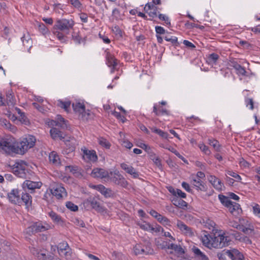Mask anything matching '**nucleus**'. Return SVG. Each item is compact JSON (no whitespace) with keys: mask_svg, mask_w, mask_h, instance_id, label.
<instances>
[{"mask_svg":"<svg viewBox=\"0 0 260 260\" xmlns=\"http://www.w3.org/2000/svg\"><path fill=\"white\" fill-rule=\"evenodd\" d=\"M50 135L54 140H62L64 138V134L56 127L52 128L50 131Z\"/></svg>","mask_w":260,"mask_h":260,"instance_id":"21","label":"nucleus"},{"mask_svg":"<svg viewBox=\"0 0 260 260\" xmlns=\"http://www.w3.org/2000/svg\"><path fill=\"white\" fill-rule=\"evenodd\" d=\"M87 206H90L92 208L95 210H99L100 208V203L98 200L94 198H88L84 203Z\"/></svg>","mask_w":260,"mask_h":260,"instance_id":"30","label":"nucleus"},{"mask_svg":"<svg viewBox=\"0 0 260 260\" xmlns=\"http://www.w3.org/2000/svg\"><path fill=\"white\" fill-rule=\"evenodd\" d=\"M120 166L126 173L133 176L134 178H137L139 176L138 173L132 166H129L125 163L121 164Z\"/></svg>","mask_w":260,"mask_h":260,"instance_id":"23","label":"nucleus"},{"mask_svg":"<svg viewBox=\"0 0 260 260\" xmlns=\"http://www.w3.org/2000/svg\"><path fill=\"white\" fill-rule=\"evenodd\" d=\"M111 180L115 184L120 185L123 187H126L128 184L127 182L122 175L116 173L114 174V176L112 177Z\"/></svg>","mask_w":260,"mask_h":260,"instance_id":"15","label":"nucleus"},{"mask_svg":"<svg viewBox=\"0 0 260 260\" xmlns=\"http://www.w3.org/2000/svg\"><path fill=\"white\" fill-rule=\"evenodd\" d=\"M155 29L157 35H162L166 33L165 29L161 26H156Z\"/></svg>","mask_w":260,"mask_h":260,"instance_id":"63","label":"nucleus"},{"mask_svg":"<svg viewBox=\"0 0 260 260\" xmlns=\"http://www.w3.org/2000/svg\"><path fill=\"white\" fill-rule=\"evenodd\" d=\"M13 173L18 177L25 178L26 176L27 163L23 160L16 161L13 165L10 166Z\"/></svg>","mask_w":260,"mask_h":260,"instance_id":"3","label":"nucleus"},{"mask_svg":"<svg viewBox=\"0 0 260 260\" xmlns=\"http://www.w3.org/2000/svg\"><path fill=\"white\" fill-rule=\"evenodd\" d=\"M153 112L156 116H161L164 115H169V111L166 109L163 108L159 104H155L153 108Z\"/></svg>","mask_w":260,"mask_h":260,"instance_id":"19","label":"nucleus"},{"mask_svg":"<svg viewBox=\"0 0 260 260\" xmlns=\"http://www.w3.org/2000/svg\"><path fill=\"white\" fill-rule=\"evenodd\" d=\"M72 39L76 43L78 44L85 41L84 39H83L78 34L74 33L72 35Z\"/></svg>","mask_w":260,"mask_h":260,"instance_id":"44","label":"nucleus"},{"mask_svg":"<svg viewBox=\"0 0 260 260\" xmlns=\"http://www.w3.org/2000/svg\"><path fill=\"white\" fill-rule=\"evenodd\" d=\"M196 260H209V257L197 247L193 246L191 248Z\"/></svg>","mask_w":260,"mask_h":260,"instance_id":"12","label":"nucleus"},{"mask_svg":"<svg viewBox=\"0 0 260 260\" xmlns=\"http://www.w3.org/2000/svg\"><path fill=\"white\" fill-rule=\"evenodd\" d=\"M7 101L8 106H14L15 104V100L12 90H9L6 93Z\"/></svg>","mask_w":260,"mask_h":260,"instance_id":"34","label":"nucleus"},{"mask_svg":"<svg viewBox=\"0 0 260 260\" xmlns=\"http://www.w3.org/2000/svg\"><path fill=\"white\" fill-rule=\"evenodd\" d=\"M98 142L99 145L101 146H110L109 142L107 141L106 139L103 138H101L98 139Z\"/></svg>","mask_w":260,"mask_h":260,"instance_id":"57","label":"nucleus"},{"mask_svg":"<svg viewBox=\"0 0 260 260\" xmlns=\"http://www.w3.org/2000/svg\"><path fill=\"white\" fill-rule=\"evenodd\" d=\"M39 31L43 35L47 34L48 32V29L43 23H40L38 25Z\"/></svg>","mask_w":260,"mask_h":260,"instance_id":"50","label":"nucleus"},{"mask_svg":"<svg viewBox=\"0 0 260 260\" xmlns=\"http://www.w3.org/2000/svg\"><path fill=\"white\" fill-rule=\"evenodd\" d=\"M173 204L179 208H184L187 206V203L181 199L174 198L173 199Z\"/></svg>","mask_w":260,"mask_h":260,"instance_id":"37","label":"nucleus"},{"mask_svg":"<svg viewBox=\"0 0 260 260\" xmlns=\"http://www.w3.org/2000/svg\"><path fill=\"white\" fill-rule=\"evenodd\" d=\"M49 158L50 162L53 164L58 165L60 164L59 156L54 151H52L50 153Z\"/></svg>","mask_w":260,"mask_h":260,"instance_id":"36","label":"nucleus"},{"mask_svg":"<svg viewBox=\"0 0 260 260\" xmlns=\"http://www.w3.org/2000/svg\"><path fill=\"white\" fill-rule=\"evenodd\" d=\"M42 185L41 182H33L30 180H25L23 185L24 187L26 186L27 188L31 190L30 193H32L33 190L37 188H40Z\"/></svg>","mask_w":260,"mask_h":260,"instance_id":"16","label":"nucleus"},{"mask_svg":"<svg viewBox=\"0 0 260 260\" xmlns=\"http://www.w3.org/2000/svg\"><path fill=\"white\" fill-rule=\"evenodd\" d=\"M236 70L237 71V74L241 75L243 76H244L246 75V71L245 68L244 67H242L240 64L238 67V68L237 69H236Z\"/></svg>","mask_w":260,"mask_h":260,"instance_id":"60","label":"nucleus"},{"mask_svg":"<svg viewBox=\"0 0 260 260\" xmlns=\"http://www.w3.org/2000/svg\"><path fill=\"white\" fill-rule=\"evenodd\" d=\"M51 229V226L46 223L36 222L26 229V233L29 235L36 233L44 232Z\"/></svg>","mask_w":260,"mask_h":260,"instance_id":"5","label":"nucleus"},{"mask_svg":"<svg viewBox=\"0 0 260 260\" xmlns=\"http://www.w3.org/2000/svg\"><path fill=\"white\" fill-rule=\"evenodd\" d=\"M29 250L30 252L39 259L44 260V258H46V253L34 246L29 247Z\"/></svg>","mask_w":260,"mask_h":260,"instance_id":"24","label":"nucleus"},{"mask_svg":"<svg viewBox=\"0 0 260 260\" xmlns=\"http://www.w3.org/2000/svg\"><path fill=\"white\" fill-rule=\"evenodd\" d=\"M253 212L255 215L260 218V207L259 205L255 204L253 206Z\"/></svg>","mask_w":260,"mask_h":260,"instance_id":"59","label":"nucleus"},{"mask_svg":"<svg viewBox=\"0 0 260 260\" xmlns=\"http://www.w3.org/2000/svg\"><path fill=\"white\" fill-rule=\"evenodd\" d=\"M90 114V111L89 110L86 111L85 108L84 109V112H82V114L79 115V117L83 120H86L89 118Z\"/></svg>","mask_w":260,"mask_h":260,"instance_id":"45","label":"nucleus"},{"mask_svg":"<svg viewBox=\"0 0 260 260\" xmlns=\"http://www.w3.org/2000/svg\"><path fill=\"white\" fill-rule=\"evenodd\" d=\"M57 105L68 112L71 105V102L69 100L63 101L59 100L57 101Z\"/></svg>","mask_w":260,"mask_h":260,"instance_id":"35","label":"nucleus"},{"mask_svg":"<svg viewBox=\"0 0 260 260\" xmlns=\"http://www.w3.org/2000/svg\"><path fill=\"white\" fill-rule=\"evenodd\" d=\"M208 142V144L210 146H220L219 142L213 138L209 139Z\"/></svg>","mask_w":260,"mask_h":260,"instance_id":"61","label":"nucleus"},{"mask_svg":"<svg viewBox=\"0 0 260 260\" xmlns=\"http://www.w3.org/2000/svg\"><path fill=\"white\" fill-rule=\"evenodd\" d=\"M66 170H69L72 173L75 177L77 178H81L82 175L81 172V169L76 166H68L66 167Z\"/></svg>","mask_w":260,"mask_h":260,"instance_id":"26","label":"nucleus"},{"mask_svg":"<svg viewBox=\"0 0 260 260\" xmlns=\"http://www.w3.org/2000/svg\"><path fill=\"white\" fill-rule=\"evenodd\" d=\"M21 201V205L24 203L25 205L28 207L31 206L32 202V198L28 193L22 192L21 193V197L20 198Z\"/></svg>","mask_w":260,"mask_h":260,"instance_id":"22","label":"nucleus"},{"mask_svg":"<svg viewBox=\"0 0 260 260\" xmlns=\"http://www.w3.org/2000/svg\"><path fill=\"white\" fill-rule=\"evenodd\" d=\"M48 214L54 223L59 225L63 224L64 221L60 215L53 211L50 212Z\"/></svg>","mask_w":260,"mask_h":260,"instance_id":"31","label":"nucleus"},{"mask_svg":"<svg viewBox=\"0 0 260 260\" xmlns=\"http://www.w3.org/2000/svg\"><path fill=\"white\" fill-rule=\"evenodd\" d=\"M82 150L83 151V157L84 159H87L92 161H95L97 160L98 157L95 151L87 150L86 147H84V149H82Z\"/></svg>","mask_w":260,"mask_h":260,"instance_id":"14","label":"nucleus"},{"mask_svg":"<svg viewBox=\"0 0 260 260\" xmlns=\"http://www.w3.org/2000/svg\"><path fill=\"white\" fill-rule=\"evenodd\" d=\"M52 195L54 196L58 199L62 198L67 196V192L64 187L61 186H57L51 189Z\"/></svg>","mask_w":260,"mask_h":260,"instance_id":"9","label":"nucleus"},{"mask_svg":"<svg viewBox=\"0 0 260 260\" xmlns=\"http://www.w3.org/2000/svg\"><path fill=\"white\" fill-rule=\"evenodd\" d=\"M142 254L152 255L154 253V250L151 247V244L149 242H145L142 245Z\"/></svg>","mask_w":260,"mask_h":260,"instance_id":"28","label":"nucleus"},{"mask_svg":"<svg viewBox=\"0 0 260 260\" xmlns=\"http://www.w3.org/2000/svg\"><path fill=\"white\" fill-rule=\"evenodd\" d=\"M57 248L59 251L63 253L66 256L71 255L70 249L68 244L66 242L59 243Z\"/></svg>","mask_w":260,"mask_h":260,"instance_id":"27","label":"nucleus"},{"mask_svg":"<svg viewBox=\"0 0 260 260\" xmlns=\"http://www.w3.org/2000/svg\"><path fill=\"white\" fill-rule=\"evenodd\" d=\"M66 206L72 211H76L78 210V207L71 202H68L66 204Z\"/></svg>","mask_w":260,"mask_h":260,"instance_id":"49","label":"nucleus"},{"mask_svg":"<svg viewBox=\"0 0 260 260\" xmlns=\"http://www.w3.org/2000/svg\"><path fill=\"white\" fill-rule=\"evenodd\" d=\"M27 151L28 147H0V154L12 157L23 155Z\"/></svg>","mask_w":260,"mask_h":260,"instance_id":"4","label":"nucleus"},{"mask_svg":"<svg viewBox=\"0 0 260 260\" xmlns=\"http://www.w3.org/2000/svg\"><path fill=\"white\" fill-rule=\"evenodd\" d=\"M159 222L164 224H168L170 222L169 220L166 217L162 216L160 215V217H158L157 219Z\"/></svg>","mask_w":260,"mask_h":260,"instance_id":"64","label":"nucleus"},{"mask_svg":"<svg viewBox=\"0 0 260 260\" xmlns=\"http://www.w3.org/2000/svg\"><path fill=\"white\" fill-rule=\"evenodd\" d=\"M23 46L26 47L29 50L32 46V40L28 38L27 40L25 39V37L21 38Z\"/></svg>","mask_w":260,"mask_h":260,"instance_id":"47","label":"nucleus"},{"mask_svg":"<svg viewBox=\"0 0 260 260\" xmlns=\"http://www.w3.org/2000/svg\"><path fill=\"white\" fill-rule=\"evenodd\" d=\"M245 102L247 107H249V109L250 110L253 109V101L252 99L247 98L245 99Z\"/></svg>","mask_w":260,"mask_h":260,"instance_id":"54","label":"nucleus"},{"mask_svg":"<svg viewBox=\"0 0 260 260\" xmlns=\"http://www.w3.org/2000/svg\"><path fill=\"white\" fill-rule=\"evenodd\" d=\"M142 243L137 244L134 247V251L136 255L142 254Z\"/></svg>","mask_w":260,"mask_h":260,"instance_id":"48","label":"nucleus"},{"mask_svg":"<svg viewBox=\"0 0 260 260\" xmlns=\"http://www.w3.org/2000/svg\"><path fill=\"white\" fill-rule=\"evenodd\" d=\"M36 142V138L32 135L26 136L22 138L19 143L21 146H34Z\"/></svg>","mask_w":260,"mask_h":260,"instance_id":"10","label":"nucleus"},{"mask_svg":"<svg viewBox=\"0 0 260 260\" xmlns=\"http://www.w3.org/2000/svg\"><path fill=\"white\" fill-rule=\"evenodd\" d=\"M52 125L60 127L63 129L67 128V121L60 115L57 116L56 120H52L51 122Z\"/></svg>","mask_w":260,"mask_h":260,"instance_id":"20","label":"nucleus"},{"mask_svg":"<svg viewBox=\"0 0 260 260\" xmlns=\"http://www.w3.org/2000/svg\"><path fill=\"white\" fill-rule=\"evenodd\" d=\"M177 226L179 230L186 236H192L193 233L191 228L185 224L182 221L178 220Z\"/></svg>","mask_w":260,"mask_h":260,"instance_id":"11","label":"nucleus"},{"mask_svg":"<svg viewBox=\"0 0 260 260\" xmlns=\"http://www.w3.org/2000/svg\"><path fill=\"white\" fill-rule=\"evenodd\" d=\"M219 58V56L216 53H212L210 54L207 58V62L210 64H216V62Z\"/></svg>","mask_w":260,"mask_h":260,"instance_id":"40","label":"nucleus"},{"mask_svg":"<svg viewBox=\"0 0 260 260\" xmlns=\"http://www.w3.org/2000/svg\"><path fill=\"white\" fill-rule=\"evenodd\" d=\"M21 193L18 189H13L8 193L9 201L13 204L21 206Z\"/></svg>","mask_w":260,"mask_h":260,"instance_id":"6","label":"nucleus"},{"mask_svg":"<svg viewBox=\"0 0 260 260\" xmlns=\"http://www.w3.org/2000/svg\"><path fill=\"white\" fill-rule=\"evenodd\" d=\"M210 236L204 235L202 238L203 244L209 248L211 247V238H210Z\"/></svg>","mask_w":260,"mask_h":260,"instance_id":"42","label":"nucleus"},{"mask_svg":"<svg viewBox=\"0 0 260 260\" xmlns=\"http://www.w3.org/2000/svg\"><path fill=\"white\" fill-rule=\"evenodd\" d=\"M156 245L162 249L168 248V246L170 245L166 241H162L160 244H158V241H156Z\"/></svg>","mask_w":260,"mask_h":260,"instance_id":"62","label":"nucleus"},{"mask_svg":"<svg viewBox=\"0 0 260 260\" xmlns=\"http://www.w3.org/2000/svg\"><path fill=\"white\" fill-rule=\"evenodd\" d=\"M210 238H211V247L221 249L230 244L229 238L223 234L214 235L213 237L210 236Z\"/></svg>","mask_w":260,"mask_h":260,"instance_id":"1","label":"nucleus"},{"mask_svg":"<svg viewBox=\"0 0 260 260\" xmlns=\"http://www.w3.org/2000/svg\"><path fill=\"white\" fill-rule=\"evenodd\" d=\"M230 250H223L221 252H218L217 256L219 260H228L231 259Z\"/></svg>","mask_w":260,"mask_h":260,"instance_id":"32","label":"nucleus"},{"mask_svg":"<svg viewBox=\"0 0 260 260\" xmlns=\"http://www.w3.org/2000/svg\"><path fill=\"white\" fill-rule=\"evenodd\" d=\"M144 10L152 18L150 19L151 20L157 16V7L153 3H147L144 7Z\"/></svg>","mask_w":260,"mask_h":260,"instance_id":"7","label":"nucleus"},{"mask_svg":"<svg viewBox=\"0 0 260 260\" xmlns=\"http://www.w3.org/2000/svg\"><path fill=\"white\" fill-rule=\"evenodd\" d=\"M75 24L74 21L72 19H61L56 21L54 28L60 30L63 32L68 34Z\"/></svg>","mask_w":260,"mask_h":260,"instance_id":"2","label":"nucleus"},{"mask_svg":"<svg viewBox=\"0 0 260 260\" xmlns=\"http://www.w3.org/2000/svg\"><path fill=\"white\" fill-rule=\"evenodd\" d=\"M170 32H167V35L164 37L165 40L170 42L173 45L178 46L179 43L178 42V39L176 37L171 36Z\"/></svg>","mask_w":260,"mask_h":260,"instance_id":"38","label":"nucleus"},{"mask_svg":"<svg viewBox=\"0 0 260 260\" xmlns=\"http://www.w3.org/2000/svg\"><path fill=\"white\" fill-rule=\"evenodd\" d=\"M93 178H106L109 177V173L106 170L101 168L94 169L91 173Z\"/></svg>","mask_w":260,"mask_h":260,"instance_id":"13","label":"nucleus"},{"mask_svg":"<svg viewBox=\"0 0 260 260\" xmlns=\"http://www.w3.org/2000/svg\"><path fill=\"white\" fill-rule=\"evenodd\" d=\"M112 114L117 119L121 120L123 123L125 121V118L123 116H122L119 112L114 111L112 112Z\"/></svg>","mask_w":260,"mask_h":260,"instance_id":"58","label":"nucleus"},{"mask_svg":"<svg viewBox=\"0 0 260 260\" xmlns=\"http://www.w3.org/2000/svg\"><path fill=\"white\" fill-rule=\"evenodd\" d=\"M191 184L198 190L205 191L207 186L205 183L200 178L191 177Z\"/></svg>","mask_w":260,"mask_h":260,"instance_id":"8","label":"nucleus"},{"mask_svg":"<svg viewBox=\"0 0 260 260\" xmlns=\"http://www.w3.org/2000/svg\"><path fill=\"white\" fill-rule=\"evenodd\" d=\"M209 181L216 190H222V187L223 186V183L219 179H218L215 176H210L209 178Z\"/></svg>","mask_w":260,"mask_h":260,"instance_id":"18","label":"nucleus"},{"mask_svg":"<svg viewBox=\"0 0 260 260\" xmlns=\"http://www.w3.org/2000/svg\"><path fill=\"white\" fill-rule=\"evenodd\" d=\"M138 225L140 226V228L146 231L150 232L151 229V225L147 223L145 221H143L142 222H139Z\"/></svg>","mask_w":260,"mask_h":260,"instance_id":"43","label":"nucleus"},{"mask_svg":"<svg viewBox=\"0 0 260 260\" xmlns=\"http://www.w3.org/2000/svg\"><path fill=\"white\" fill-rule=\"evenodd\" d=\"M103 195L106 198H110L113 197L114 192L110 188H106Z\"/></svg>","mask_w":260,"mask_h":260,"instance_id":"53","label":"nucleus"},{"mask_svg":"<svg viewBox=\"0 0 260 260\" xmlns=\"http://www.w3.org/2000/svg\"><path fill=\"white\" fill-rule=\"evenodd\" d=\"M105 52L106 53V57L107 65L109 67H112L113 68H115L118 64V60L108 50H106Z\"/></svg>","mask_w":260,"mask_h":260,"instance_id":"17","label":"nucleus"},{"mask_svg":"<svg viewBox=\"0 0 260 260\" xmlns=\"http://www.w3.org/2000/svg\"><path fill=\"white\" fill-rule=\"evenodd\" d=\"M153 131L156 134H157L158 135L160 136L162 138H167L168 137V134L167 133H165L159 129L154 128L153 129Z\"/></svg>","mask_w":260,"mask_h":260,"instance_id":"55","label":"nucleus"},{"mask_svg":"<svg viewBox=\"0 0 260 260\" xmlns=\"http://www.w3.org/2000/svg\"><path fill=\"white\" fill-rule=\"evenodd\" d=\"M226 175H227V176L229 175V176L233 177V178L236 179V180L237 181H240L241 180V177L238 174H237V173H236L233 171H226Z\"/></svg>","mask_w":260,"mask_h":260,"instance_id":"51","label":"nucleus"},{"mask_svg":"<svg viewBox=\"0 0 260 260\" xmlns=\"http://www.w3.org/2000/svg\"><path fill=\"white\" fill-rule=\"evenodd\" d=\"M169 249H173L176 252L179 254H182L184 253L183 249L181 247L180 245H176L174 244H171L168 247Z\"/></svg>","mask_w":260,"mask_h":260,"instance_id":"39","label":"nucleus"},{"mask_svg":"<svg viewBox=\"0 0 260 260\" xmlns=\"http://www.w3.org/2000/svg\"><path fill=\"white\" fill-rule=\"evenodd\" d=\"M218 198L221 203L224 205L226 207H229V205H231L232 201H231L228 197L222 194H219L218 196Z\"/></svg>","mask_w":260,"mask_h":260,"instance_id":"41","label":"nucleus"},{"mask_svg":"<svg viewBox=\"0 0 260 260\" xmlns=\"http://www.w3.org/2000/svg\"><path fill=\"white\" fill-rule=\"evenodd\" d=\"M150 232H152H152L158 233V232H161L162 233H163L164 229L161 226L158 225H156L155 227L151 225Z\"/></svg>","mask_w":260,"mask_h":260,"instance_id":"56","label":"nucleus"},{"mask_svg":"<svg viewBox=\"0 0 260 260\" xmlns=\"http://www.w3.org/2000/svg\"><path fill=\"white\" fill-rule=\"evenodd\" d=\"M72 107L74 112L79 116L80 114H82V112H84V109L85 108L84 105L80 103H73Z\"/></svg>","mask_w":260,"mask_h":260,"instance_id":"33","label":"nucleus"},{"mask_svg":"<svg viewBox=\"0 0 260 260\" xmlns=\"http://www.w3.org/2000/svg\"><path fill=\"white\" fill-rule=\"evenodd\" d=\"M0 146H13L8 138H3L0 137Z\"/></svg>","mask_w":260,"mask_h":260,"instance_id":"46","label":"nucleus"},{"mask_svg":"<svg viewBox=\"0 0 260 260\" xmlns=\"http://www.w3.org/2000/svg\"><path fill=\"white\" fill-rule=\"evenodd\" d=\"M231 259L232 260H244L243 254L236 249L230 250Z\"/></svg>","mask_w":260,"mask_h":260,"instance_id":"29","label":"nucleus"},{"mask_svg":"<svg viewBox=\"0 0 260 260\" xmlns=\"http://www.w3.org/2000/svg\"><path fill=\"white\" fill-rule=\"evenodd\" d=\"M158 18L160 20L164 21L166 24L168 25H171V22L169 20V18L168 16L162 14H158Z\"/></svg>","mask_w":260,"mask_h":260,"instance_id":"52","label":"nucleus"},{"mask_svg":"<svg viewBox=\"0 0 260 260\" xmlns=\"http://www.w3.org/2000/svg\"><path fill=\"white\" fill-rule=\"evenodd\" d=\"M230 212L234 215H237L242 212V209L240 208V205L235 202H232L231 205H229L228 207Z\"/></svg>","mask_w":260,"mask_h":260,"instance_id":"25","label":"nucleus"}]
</instances>
